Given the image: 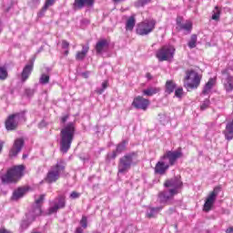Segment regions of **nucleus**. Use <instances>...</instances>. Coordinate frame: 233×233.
Returning <instances> with one entry per match:
<instances>
[{
	"instance_id": "f257e3e1",
	"label": "nucleus",
	"mask_w": 233,
	"mask_h": 233,
	"mask_svg": "<svg viewBox=\"0 0 233 233\" xmlns=\"http://www.w3.org/2000/svg\"><path fill=\"white\" fill-rule=\"evenodd\" d=\"M163 191L158 193V201L163 205H168V202L174 199V196L179 194V190L183 188V181H181V177H174L168 178L164 182Z\"/></svg>"
},
{
	"instance_id": "f03ea898",
	"label": "nucleus",
	"mask_w": 233,
	"mask_h": 233,
	"mask_svg": "<svg viewBox=\"0 0 233 233\" xmlns=\"http://www.w3.org/2000/svg\"><path fill=\"white\" fill-rule=\"evenodd\" d=\"M76 136V123L69 122L60 131V152L62 154H66L74 141V137Z\"/></svg>"
},
{
	"instance_id": "7ed1b4c3",
	"label": "nucleus",
	"mask_w": 233,
	"mask_h": 233,
	"mask_svg": "<svg viewBox=\"0 0 233 233\" xmlns=\"http://www.w3.org/2000/svg\"><path fill=\"white\" fill-rule=\"evenodd\" d=\"M137 153L131 152L126 154L119 158L117 166L118 174H127L132 167H136V165H137Z\"/></svg>"
},
{
	"instance_id": "20e7f679",
	"label": "nucleus",
	"mask_w": 233,
	"mask_h": 233,
	"mask_svg": "<svg viewBox=\"0 0 233 233\" xmlns=\"http://www.w3.org/2000/svg\"><path fill=\"white\" fill-rule=\"evenodd\" d=\"M45 201V195H40L39 198L35 201V205L32 207L31 210L25 214L26 220H23L21 223L22 228H28L30 223L41 216V204Z\"/></svg>"
},
{
	"instance_id": "39448f33",
	"label": "nucleus",
	"mask_w": 233,
	"mask_h": 233,
	"mask_svg": "<svg viewBox=\"0 0 233 233\" xmlns=\"http://www.w3.org/2000/svg\"><path fill=\"white\" fill-rule=\"evenodd\" d=\"M23 172H25V166H15L7 170L5 175H3L1 179L5 185H10L11 183H17L20 177H23Z\"/></svg>"
},
{
	"instance_id": "423d86ee",
	"label": "nucleus",
	"mask_w": 233,
	"mask_h": 233,
	"mask_svg": "<svg viewBox=\"0 0 233 233\" xmlns=\"http://www.w3.org/2000/svg\"><path fill=\"white\" fill-rule=\"evenodd\" d=\"M201 79L202 76L199 73L193 69L187 70L185 76V80L187 82L184 84V86L187 88V92H190V90H196V88H198L199 85H201Z\"/></svg>"
},
{
	"instance_id": "0eeeda50",
	"label": "nucleus",
	"mask_w": 233,
	"mask_h": 233,
	"mask_svg": "<svg viewBox=\"0 0 233 233\" xmlns=\"http://www.w3.org/2000/svg\"><path fill=\"white\" fill-rule=\"evenodd\" d=\"M65 161L59 160L56 164L49 169L47 175L46 177V183H56L59 177H61V174L65 172L66 168Z\"/></svg>"
},
{
	"instance_id": "6e6552de",
	"label": "nucleus",
	"mask_w": 233,
	"mask_h": 233,
	"mask_svg": "<svg viewBox=\"0 0 233 233\" xmlns=\"http://www.w3.org/2000/svg\"><path fill=\"white\" fill-rule=\"evenodd\" d=\"M25 114L26 112L22 111L9 116L5 121L6 130H15L19 123H24L25 121H26Z\"/></svg>"
},
{
	"instance_id": "1a4fd4ad",
	"label": "nucleus",
	"mask_w": 233,
	"mask_h": 233,
	"mask_svg": "<svg viewBox=\"0 0 233 233\" xmlns=\"http://www.w3.org/2000/svg\"><path fill=\"white\" fill-rule=\"evenodd\" d=\"M156 23L154 19H147L139 23L137 26V34L138 35H148V34H152L156 29Z\"/></svg>"
},
{
	"instance_id": "9d476101",
	"label": "nucleus",
	"mask_w": 233,
	"mask_h": 233,
	"mask_svg": "<svg viewBox=\"0 0 233 233\" xmlns=\"http://www.w3.org/2000/svg\"><path fill=\"white\" fill-rule=\"evenodd\" d=\"M176 48L174 46H164L157 52L158 61H168L174 57Z\"/></svg>"
},
{
	"instance_id": "9b49d317",
	"label": "nucleus",
	"mask_w": 233,
	"mask_h": 233,
	"mask_svg": "<svg viewBox=\"0 0 233 233\" xmlns=\"http://www.w3.org/2000/svg\"><path fill=\"white\" fill-rule=\"evenodd\" d=\"M161 157L167 161L169 167H174L177 162V159H181V157H183V152L181 151V148L175 151H166Z\"/></svg>"
},
{
	"instance_id": "f8f14e48",
	"label": "nucleus",
	"mask_w": 233,
	"mask_h": 233,
	"mask_svg": "<svg viewBox=\"0 0 233 233\" xmlns=\"http://www.w3.org/2000/svg\"><path fill=\"white\" fill-rule=\"evenodd\" d=\"M132 106H134V108H137V110L146 111L148 106H150V100L141 96H136L132 102Z\"/></svg>"
},
{
	"instance_id": "ddd939ff",
	"label": "nucleus",
	"mask_w": 233,
	"mask_h": 233,
	"mask_svg": "<svg viewBox=\"0 0 233 233\" xmlns=\"http://www.w3.org/2000/svg\"><path fill=\"white\" fill-rule=\"evenodd\" d=\"M66 205V201L65 199V196H58L53 202V206H51L48 209V214H56L59 208H65Z\"/></svg>"
},
{
	"instance_id": "4468645a",
	"label": "nucleus",
	"mask_w": 233,
	"mask_h": 233,
	"mask_svg": "<svg viewBox=\"0 0 233 233\" xmlns=\"http://www.w3.org/2000/svg\"><path fill=\"white\" fill-rule=\"evenodd\" d=\"M218 193L219 188L215 187L214 190L209 194L204 204L205 212H209V210H211L212 207L214 206V203H216V198H218Z\"/></svg>"
},
{
	"instance_id": "2eb2a0df",
	"label": "nucleus",
	"mask_w": 233,
	"mask_h": 233,
	"mask_svg": "<svg viewBox=\"0 0 233 233\" xmlns=\"http://www.w3.org/2000/svg\"><path fill=\"white\" fill-rule=\"evenodd\" d=\"M222 76H224V88L228 94H230L233 90V76L228 74V69L222 70Z\"/></svg>"
},
{
	"instance_id": "dca6fc26",
	"label": "nucleus",
	"mask_w": 233,
	"mask_h": 233,
	"mask_svg": "<svg viewBox=\"0 0 233 233\" xmlns=\"http://www.w3.org/2000/svg\"><path fill=\"white\" fill-rule=\"evenodd\" d=\"M168 168H170V165H168V162L164 160L161 157L160 160L155 166V174H158L159 176H165Z\"/></svg>"
},
{
	"instance_id": "f3484780",
	"label": "nucleus",
	"mask_w": 233,
	"mask_h": 233,
	"mask_svg": "<svg viewBox=\"0 0 233 233\" xmlns=\"http://www.w3.org/2000/svg\"><path fill=\"white\" fill-rule=\"evenodd\" d=\"M24 145L25 140L23 138H17L16 140H15L13 147L9 151V157H16L17 154H19V152H21V150L23 149Z\"/></svg>"
},
{
	"instance_id": "a211bd4d",
	"label": "nucleus",
	"mask_w": 233,
	"mask_h": 233,
	"mask_svg": "<svg viewBox=\"0 0 233 233\" xmlns=\"http://www.w3.org/2000/svg\"><path fill=\"white\" fill-rule=\"evenodd\" d=\"M34 70V62H31L30 64H27L22 71L21 74V81L22 83H25L28 77L32 75V71Z\"/></svg>"
},
{
	"instance_id": "6ab92c4d",
	"label": "nucleus",
	"mask_w": 233,
	"mask_h": 233,
	"mask_svg": "<svg viewBox=\"0 0 233 233\" xmlns=\"http://www.w3.org/2000/svg\"><path fill=\"white\" fill-rule=\"evenodd\" d=\"M74 10H81L85 6H94V0H75Z\"/></svg>"
},
{
	"instance_id": "aec40b11",
	"label": "nucleus",
	"mask_w": 233,
	"mask_h": 233,
	"mask_svg": "<svg viewBox=\"0 0 233 233\" xmlns=\"http://www.w3.org/2000/svg\"><path fill=\"white\" fill-rule=\"evenodd\" d=\"M223 134L225 136V138L228 141H232V139H233V120L227 123L226 128L223 131Z\"/></svg>"
},
{
	"instance_id": "412c9836",
	"label": "nucleus",
	"mask_w": 233,
	"mask_h": 233,
	"mask_svg": "<svg viewBox=\"0 0 233 233\" xmlns=\"http://www.w3.org/2000/svg\"><path fill=\"white\" fill-rule=\"evenodd\" d=\"M88 50H90V46L88 45H82V51H78L76 55V61H83V59L86 57Z\"/></svg>"
},
{
	"instance_id": "4be33fe9",
	"label": "nucleus",
	"mask_w": 233,
	"mask_h": 233,
	"mask_svg": "<svg viewBox=\"0 0 233 233\" xmlns=\"http://www.w3.org/2000/svg\"><path fill=\"white\" fill-rule=\"evenodd\" d=\"M96 54H103L106 48H108V41L106 39L99 40L96 45Z\"/></svg>"
},
{
	"instance_id": "5701e85b",
	"label": "nucleus",
	"mask_w": 233,
	"mask_h": 233,
	"mask_svg": "<svg viewBox=\"0 0 233 233\" xmlns=\"http://www.w3.org/2000/svg\"><path fill=\"white\" fill-rule=\"evenodd\" d=\"M163 210V207H157V208H148L146 213L147 218L149 219L152 218H156Z\"/></svg>"
},
{
	"instance_id": "b1692460",
	"label": "nucleus",
	"mask_w": 233,
	"mask_h": 233,
	"mask_svg": "<svg viewBox=\"0 0 233 233\" xmlns=\"http://www.w3.org/2000/svg\"><path fill=\"white\" fill-rule=\"evenodd\" d=\"M26 193V190L23 187H18L13 192V196L11 199L13 201H18V199H21V198L25 197V194Z\"/></svg>"
},
{
	"instance_id": "393cba45",
	"label": "nucleus",
	"mask_w": 233,
	"mask_h": 233,
	"mask_svg": "<svg viewBox=\"0 0 233 233\" xmlns=\"http://www.w3.org/2000/svg\"><path fill=\"white\" fill-rule=\"evenodd\" d=\"M216 84V80L214 78H210L208 83L205 85L202 94L204 96H208L212 88H214V85Z\"/></svg>"
},
{
	"instance_id": "a878e982",
	"label": "nucleus",
	"mask_w": 233,
	"mask_h": 233,
	"mask_svg": "<svg viewBox=\"0 0 233 233\" xmlns=\"http://www.w3.org/2000/svg\"><path fill=\"white\" fill-rule=\"evenodd\" d=\"M136 26V15H131L127 18L126 22V30L132 32Z\"/></svg>"
},
{
	"instance_id": "bb28decb",
	"label": "nucleus",
	"mask_w": 233,
	"mask_h": 233,
	"mask_svg": "<svg viewBox=\"0 0 233 233\" xmlns=\"http://www.w3.org/2000/svg\"><path fill=\"white\" fill-rule=\"evenodd\" d=\"M159 90V87L149 86L147 89H144L142 91V94L143 96H147L148 97H151V96H156V94H158Z\"/></svg>"
},
{
	"instance_id": "cd10ccee",
	"label": "nucleus",
	"mask_w": 233,
	"mask_h": 233,
	"mask_svg": "<svg viewBox=\"0 0 233 233\" xmlns=\"http://www.w3.org/2000/svg\"><path fill=\"white\" fill-rule=\"evenodd\" d=\"M177 26L180 30H185L186 32H191L192 30V22L187 21L185 24H181V22H177Z\"/></svg>"
},
{
	"instance_id": "c85d7f7f",
	"label": "nucleus",
	"mask_w": 233,
	"mask_h": 233,
	"mask_svg": "<svg viewBox=\"0 0 233 233\" xmlns=\"http://www.w3.org/2000/svg\"><path fill=\"white\" fill-rule=\"evenodd\" d=\"M176 83L172 80L166 82V94H172L176 90Z\"/></svg>"
},
{
	"instance_id": "c756f323",
	"label": "nucleus",
	"mask_w": 233,
	"mask_h": 233,
	"mask_svg": "<svg viewBox=\"0 0 233 233\" xmlns=\"http://www.w3.org/2000/svg\"><path fill=\"white\" fill-rule=\"evenodd\" d=\"M127 143H128L127 140H123L120 144L116 146V149L115 152L118 154L125 152V150H127Z\"/></svg>"
},
{
	"instance_id": "7c9ffc66",
	"label": "nucleus",
	"mask_w": 233,
	"mask_h": 233,
	"mask_svg": "<svg viewBox=\"0 0 233 233\" xmlns=\"http://www.w3.org/2000/svg\"><path fill=\"white\" fill-rule=\"evenodd\" d=\"M198 43V35H192L190 37V40L187 44V46L189 48H196Z\"/></svg>"
},
{
	"instance_id": "2f4dec72",
	"label": "nucleus",
	"mask_w": 233,
	"mask_h": 233,
	"mask_svg": "<svg viewBox=\"0 0 233 233\" xmlns=\"http://www.w3.org/2000/svg\"><path fill=\"white\" fill-rule=\"evenodd\" d=\"M50 82V76L46 74H42L39 79V84L40 85H48Z\"/></svg>"
},
{
	"instance_id": "473e14b6",
	"label": "nucleus",
	"mask_w": 233,
	"mask_h": 233,
	"mask_svg": "<svg viewBox=\"0 0 233 233\" xmlns=\"http://www.w3.org/2000/svg\"><path fill=\"white\" fill-rule=\"evenodd\" d=\"M54 3H56V0H46L45 3V5L42 8V14H44V12L47 11L48 8H50V6H52L54 5Z\"/></svg>"
},
{
	"instance_id": "72a5a7b5",
	"label": "nucleus",
	"mask_w": 233,
	"mask_h": 233,
	"mask_svg": "<svg viewBox=\"0 0 233 233\" xmlns=\"http://www.w3.org/2000/svg\"><path fill=\"white\" fill-rule=\"evenodd\" d=\"M219 15H221V12L219 11V8L218 6L215 7V10L213 11L212 19L213 21H218Z\"/></svg>"
},
{
	"instance_id": "f704fd0d",
	"label": "nucleus",
	"mask_w": 233,
	"mask_h": 233,
	"mask_svg": "<svg viewBox=\"0 0 233 233\" xmlns=\"http://www.w3.org/2000/svg\"><path fill=\"white\" fill-rule=\"evenodd\" d=\"M6 77H8V71L5 67H0V79L4 81Z\"/></svg>"
},
{
	"instance_id": "c9c22d12",
	"label": "nucleus",
	"mask_w": 233,
	"mask_h": 233,
	"mask_svg": "<svg viewBox=\"0 0 233 233\" xmlns=\"http://www.w3.org/2000/svg\"><path fill=\"white\" fill-rule=\"evenodd\" d=\"M106 88H108V82L105 81L102 83V88L96 89V94L101 96V94H103V92H105V90H106Z\"/></svg>"
},
{
	"instance_id": "e433bc0d",
	"label": "nucleus",
	"mask_w": 233,
	"mask_h": 233,
	"mask_svg": "<svg viewBox=\"0 0 233 233\" xmlns=\"http://www.w3.org/2000/svg\"><path fill=\"white\" fill-rule=\"evenodd\" d=\"M117 152L113 151L112 153H108L106 156V161L107 163H110V161H112V159H116V157H117Z\"/></svg>"
},
{
	"instance_id": "4c0bfd02",
	"label": "nucleus",
	"mask_w": 233,
	"mask_h": 233,
	"mask_svg": "<svg viewBox=\"0 0 233 233\" xmlns=\"http://www.w3.org/2000/svg\"><path fill=\"white\" fill-rule=\"evenodd\" d=\"M80 225L82 228H86V227H88V218H86V216L82 217V219L80 220Z\"/></svg>"
},
{
	"instance_id": "58836bf2",
	"label": "nucleus",
	"mask_w": 233,
	"mask_h": 233,
	"mask_svg": "<svg viewBox=\"0 0 233 233\" xmlns=\"http://www.w3.org/2000/svg\"><path fill=\"white\" fill-rule=\"evenodd\" d=\"M150 1H152V0H138L136 3V6L137 8H139L140 6H145V5H148V3H150Z\"/></svg>"
},
{
	"instance_id": "ea45409f",
	"label": "nucleus",
	"mask_w": 233,
	"mask_h": 233,
	"mask_svg": "<svg viewBox=\"0 0 233 233\" xmlns=\"http://www.w3.org/2000/svg\"><path fill=\"white\" fill-rule=\"evenodd\" d=\"M69 198H70V199H79V198H81V193L73 191V192H71Z\"/></svg>"
},
{
	"instance_id": "a19ab883",
	"label": "nucleus",
	"mask_w": 233,
	"mask_h": 233,
	"mask_svg": "<svg viewBox=\"0 0 233 233\" xmlns=\"http://www.w3.org/2000/svg\"><path fill=\"white\" fill-rule=\"evenodd\" d=\"M175 96L176 97H183V87H178L175 90Z\"/></svg>"
},
{
	"instance_id": "79ce46f5",
	"label": "nucleus",
	"mask_w": 233,
	"mask_h": 233,
	"mask_svg": "<svg viewBox=\"0 0 233 233\" xmlns=\"http://www.w3.org/2000/svg\"><path fill=\"white\" fill-rule=\"evenodd\" d=\"M208 106H210V100L206 99L201 105L200 108L201 110H206V108H208Z\"/></svg>"
},
{
	"instance_id": "37998d69",
	"label": "nucleus",
	"mask_w": 233,
	"mask_h": 233,
	"mask_svg": "<svg viewBox=\"0 0 233 233\" xmlns=\"http://www.w3.org/2000/svg\"><path fill=\"white\" fill-rule=\"evenodd\" d=\"M69 46H70V43H68L66 40L62 41V48L64 50H68Z\"/></svg>"
},
{
	"instance_id": "c03bdc74",
	"label": "nucleus",
	"mask_w": 233,
	"mask_h": 233,
	"mask_svg": "<svg viewBox=\"0 0 233 233\" xmlns=\"http://www.w3.org/2000/svg\"><path fill=\"white\" fill-rule=\"evenodd\" d=\"M126 233H133L134 232V228L132 226H128L127 228H126Z\"/></svg>"
},
{
	"instance_id": "a18cd8bd",
	"label": "nucleus",
	"mask_w": 233,
	"mask_h": 233,
	"mask_svg": "<svg viewBox=\"0 0 233 233\" xmlns=\"http://www.w3.org/2000/svg\"><path fill=\"white\" fill-rule=\"evenodd\" d=\"M3 147H5V142L3 140H0V154L3 152Z\"/></svg>"
},
{
	"instance_id": "49530a36",
	"label": "nucleus",
	"mask_w": 233,
	"mask_h": 233,
	"mask_svg": "<svg viewBox=\"0 0 233 233\" xmlns=\"http://www.w3.org/2000/svg\"><path fill=\"white\" fill-rule=\"evenodd\" d=\"M0 233H12V231L6 229V228H1Z\"/></svg>"
},
{
	"instance_id": "de8ad7c7",
	"label": "nucleus",
	"mask_w": 233,
	"mask_h": 233,
	"mask_svg": "<svg viewBox=\"0 0 233 233\" xmlns=\"http://www.w3.org/2000/svg\"><path fill=\"white\" fill-rule=\"evenodd\" d=\"M25 93H26L28 96H33V95H34V91L31 90V89H26V90H25Z\"/></svg>"
},
{
	"instance_id": "09e8293b",
	"label": "nucleus",
	"mask_w": 233,
	"mask_h": 233,
	"mask_svg": "<svg viewBox=\"0 0 233 233\" xmlns=\"http://www.w3.org/2000/svg\"><path fill=\"white\" fill-rule=\"evenodd\" d=\"M62 123H66L68 121V116H65L61 118Z\"/></svg>"
},
{
	"instance_id": "8fccbe9b",
	"label": "nucleus",
	"mask_w": 233,
	"mask_h": 233,
	"mask_svg": "<svg viewBox=\"0 0 233 233\" xmlns=\"http://www.w3.org/2000/svg\"><path fill=\"white\" fill-rule=\"evenodd\" d=\"M75 233H83V229L81 227L76 228Z\"/></svg>"
},
{
	"instance_id": "3c124183",
	"label": "nucleus",
	"mask_w": 233,
	"mask_h": 233,
	"mask_svg": "<svg viewBox=\"0 0 233 233\" xmlns=\"http://www.w3.org/2000/svg\"><path fill=\"white\" fill-rule=\"evenodd\" d=\"M89 74H90V72H85V73H82V76H83V77H85L86 79H87Z\"/></svg>"
},
{
	"instance_id": "603ef678",
	"label": "nucleus",
	"mask_w": 233,
	"mask_h": 233,
	"mask_svg": "<svg viewBox=\"0 0 233 233\" xmlns=\"http://www.w3.org/2000/svg\"><path fill=\"white\" fill-rule=\"evenodd\" d=\"M226 233H233V227L228 228L226 230Z\"/></svg>"
},
{
	"instance_id": "864d4df0",
	"label": "nucleus",
	"mask_w": 233,
	"mask_h": 233,
	"mask_svg": "<svg viewBox=\"0 0 233 233\" xmlns=\"http://www.w3.org/2000/svg\"><path fill=\"white\" fill-rule=\"evenodd\" d=\"M146 77H147V79H152V75H150V73H147L146 75Z\"/></svg>"
},
{
	"instance_id": "5fc2aeb1",
	"label": "nucleus",
	"mask_w": 233,
	"mask_h": 233,
	"mask_svg": "<svg viewBox=\"0 0 233 233\" xmlns=\"http://www.w3.org/2000/svg\"><path fill=\"white\" fill-rule=\"evenodd\" d=\"M64 54H65V56H68V54H69L68 49H67V50H66Z\"/></svg>"
},
{
	"instance_id": "6e6d98bb",
	"label": "nucleus",
	"mask_w": 233,
	"mask_h": 233,
	"mask_svg": "<svg viewBox=\"0 0 233 233\" xmlns=\"http://www.w3.org/2000/svg\"><path fill=\"white\" fill-rule=\"evenodd\" d=\"M27 156L26 155H23V158L26 159Z\"/></svg>"
},
{
	"instance_id": "4d7b16f0",
	"label": "nucleus",
	"mask_w": 233,
	"mask_h": 233,
	"mask_svg": "<svg viewBox=\"0 0 233 233\" xmlns=\"http://www.w3.org/2000/svg\"><path fill=\"white\" fill-rule=\"evenodd\" d=\"M80 159H82L83 161H86V159H88V158L80 157Z\"/></svg>"
},
{
	"instance_id": "13d9d810",
	"label": "nucleus",
	"mask_w": 233,
	"mask_h": 233,
	"mask_svg": "<svg viewBox=\"0 0 233 233\" xmlns=\"http://www.w3.org/2000/svg\"><path fill=\"white\" fill-rule=\"evenodd\" d=\"M113 1H115V3H117V2H119V1H121V0H113Z\"/></svg>"
},
{
	"instance_id": "bf43d9fd",
	"label": "nucleus",
	"mask_w": 233,
	"mask_h": 233,
	"mask_svg": "<svg viewBox=\"0 0 233 233\" xmlns=\"http://www.w3.org/2000/svg\"><path fill=\"white\" fill-rule=\"evenodd\" d=\"M95 233H101V232H99V231H96V232H95Z\"/></svg>"
}]
</instances>
